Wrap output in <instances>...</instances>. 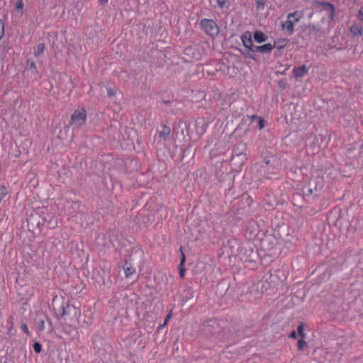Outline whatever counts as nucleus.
Listing matches in <instances>:
<instances>
[{"label":"nucleus","instance_id":"nucleus-35","mask_svg":"<svg viewBox=\"0 0 363 363\" xmlns=\"http://www.w3.org/2000/svg\"><path fill=\"white\" fill-rule=\"evenodd\" d=\"M259 129H262L264 127V120L259 119Z\"/></svg>","mask_w":363,"mask_h":363},{"label":"nucleus","instance_id":"nucleus-31","mask_svg":"<svg viewBox=\"0 0 363 363\" xmlns=\"http://www.w3.org/2000/svg\"><path fill=\"white\" fill-rule=\"evenodd\" d=\"M170 130L169 128L164 127L162 131L160 133V135H169Z\"/></svg>","mask_w":363,"mask_h":363},{"label":"nucleus","instance_id":"nucleus-21","mask_svg":"<svg viewBox=\"0 0 363 363\" xmlns=\"http://www.w3.org/2000/svg\"><path fill=\"white\" fill-rule=\"evenodd\" d=\"M297 332L301 338H304L306 337V334L303 332V325L302 324L298 325Z\"/></svg>","mask_w":363,"mask_h":363},{"label":"nucleus","instance_id":"nucleus-3","mask_svg":"<svg viewBox=\"0 0 363 363\" xmlns=\"http://www.w3.org/2000/svg\"><path fill=\"white\" fill-rule=\"evenodd\" d=\"M86 112L84 108L77 109L71 116V124L74 129H78L85 124Z\"/></svg>","mask_w":363,"mask_h":363},{"label":"nucleus","instance_id":"nucleus-30","mask_svg":"<svg viewBox=\"0 0 363 363\" xmlns=\"http://www.w3.org/2000/svg\"><path fill=\"white\" fill-rule=\"evenodd\" d=\"M21 329L26 335H30V332L26 324H23L21 326Z\"/></svg>","mask_w":363,"mask_h":363},{"label":"nucleus","instance_id":"nucleus-43","mask_svg":"<svg viewBox=\"0 0 363 363\" xmlns=\"http://www.w3.org/2000/svg\"><path fill=\"white\" fill-rule=\"evenodd\" d=\"M189 293L190 294V296H192V293H191V292L189 291Z\"/></svg>","mask_w":363,"mask_h":363},{"label":"nucleus","instance_id":"nucleus-25","mask_svg":"<svg viewBox=\"0 0 363 363\" xmlns=\"http://www.w3.org/2000/svg\"><path fill=\"white\" fill-rule=\"evenodd\" d=\"M4 34V22L0 20V40H1L2 37Z\"/></svg>","mask_w":363,"mask_h":363},{"label":"nucleus","instance_id":"nucleus-2","mask_svg":"<svg viewBox=\"0 0 363 363\" xmlns=\"http://www.w3.org/2000/svg\"><path fill=\"white\" fill-rule=\"evenodd\" d=\"M201 29L208 35L214 38L219 33V27L212 19L203 18L200 21Z\"/></svg>","mask_w":363,"mask_h":363},{"label":"nucleus","instance_id":"nucleus-16","mask_svg":"<svg viewBox=\"0 0 363 363\" xmlns=\"http://www.w3.org/2000/svg\"><path fill=\"white\" fill-rule=\"evenodd\" d=\"M123 269L126 278L130 277L135 272V268L133 267L132 266L128 265L127 262H125Z\"/></svg>","mask_w":363,"mask_h":363},{"label":"nucleus","instance_id":"nucleus-8","mask_svg":"<svg viewBox=\"0 0 363 363\" xmlns=\"http://www.w3.org/2000/svg\"><path fill=\"white\" fill-rule=\"evenodd\" d=\"M303 13L302 11H296L294 13H289L287 14L286 18H291L294 23H298L303 18Z\"/></svg>","mask_w":363,"mask_h":363},{"label":"nucleus","instance_id":"nucleus-7","mask_svg":"<svg viewBox=\"0 0 363 363\" xmlns=\"http://www.w3.org/2000/svg\"><path fill=\"white\" fill-rule=\"evenodd\" d=\"M241 40L245 48L253 47V44L251 39V34L250 32H245L241 36Z\"/></svg>","mask_w":363,"mask_h":363},{"label":"nucleus","instance_id":"nucleus-26","mask_svg":"<svg viewBox=\"0 0 363 363\" xmlns=\"http://www.w3.org/2000/svg\"><path fill=\"white\" fill-rule=\"evenodd\" d=\"M171 315H172V314H171V313H169L166 316V318H165V320H164V322L162 324H161V325H159V327H158V329H159V330H162V328L166 325V324H167V321H168L169 318L171 317Z\"/></svg>","mask_w":363,"mask_h":363},{"label":"nucleus","instance_id":"nucleus-6","mask_svg":"<svg viewBox=\"0 0 363 363\" xmlns=\"http://www.w3.org/2000/svg\"><path fill=\"white\" fill-rule=\"evenodd\" d=\"M253 50L255 52H261V53H269L272 52L273 49L272 45L270 43L264 44L263 45H253Z\"/></svg>","mask_w":363,"mask_h":363},{"label":"nucleus","instance_id":"nucleus-39","mask_svg":"<svg viewBox=\"0 0 363 363\" xmlns=\"http://www.w3.org/2000/svg\"><path fill=\"white\" fill-rule=\"evenodd\" d=\"M308 193H309L310 194H313V190H312L311 189H308Z\"/></svg>","mask_w":363,"mask_h":363},{"label":"nucleus","instance_id":"nucleus-33","mask_svg":"<svg viewBox=\"0 0 363 363\" xmlns=\"http://www.w3.org/2000/svg\"><path fill=\"white\" fill-rule=\"evenodd\" d=\"M39 328L41 330H43L45 329V322H44V320H41L39 323Z\"/></svg>","mask_w":363,"mask_h":363},{"label":"nucleus","instance_id":"nucleus-28","mask_svg":"<svg viewBox=\"0 0 363 363\" xmlns=\"http://www.w3.org/2000/svg\"><path fill=\"white\" fill-rule=\"evenodd\" d=\"M216 3L218 4V6L220 8V9H223L225 4H226V1L225 0H216Z\"/></svg>","mask_w":363,"mask_h":363},{"label":"nucleus","instance_id":"nucleus-4","mask_svg":"<svg viewBox=\"0 0 363 363\" xmlns=\"http://www.w3.org/2000/svg\"><path fill=\"white\" fill-rule=\"evenodd\" d=\"M196 124L194 122L189 123L186 127V133L189 135V138L193 140H196L199 138V135L201 133L196 131L194 133V128H196Z\"/></svg>","mask_w":363,"mask_h":363},{"label":"nucleus","instance_id":"nucleus-38","mask_svg":"<svg viewBox=\"0 0 363 363\" xmlns=\"http://www.w3.org/2000/svg\"><path fill=\"white\" fill-rule=\"evenodd\" d=\"M233 154H235V155H236L239 156L241 153H240V152H238V151H237V150H234V151H233Z\"/></svg>","mask_w":363,"mask_h":363},{"label":"nucleus","instance_id":"nucleus-34","mask_svg":"<svg viewBox=\"0 0 363 363\" xmlns=\"http://www.w3.org/2000/svg\"><path fill=\"white\" fill-rule=\"evenodd\" d=\"M178 272L179 274V276L182 277V259L180 260L178 264Z\"/></svg>","mask_w":363,"mask_h":363},{"label":"nucleus","instance_id":"nucleus-32","mask_svg":"<svg viewBox=\"0 0 363 363\" xmlns=\"http://www.w3.org/2000/svg\"><path fill=\"white\" fill-rule=\"evenodd\" d=\"M107 92L108 96H113L115 95V92L111 88L107 89Z\"/></svg>","mask_w":363,"mask_h":363},{"label":"nucleus","instance_id":"nucleus-20","mask_svg":"<svg viewBox=\"0 0 363 363\" xmlns=\"http://www.w3.org/2000/svg\"><path fill=\"white\" fill-rule=\"evenodd\" d=\"M8 192L5 186H0V200L3 199L6 195Z\"/></svg>","mask_w":363,"mask_h":363},{"label":"nucleus","instance_id":"nucleus-24","mask_svg":"<svg viewBox=\"0 0 363 363\" xmlns=\"http://www.w3.org/2000/svg\"><path fill=\"white\" fill-rule=\"evenodd\" d=\"M33 350L36 353H40L42 350V346L40 343L36 342L33 344Z\"/></svg>","mask_w":363,"mask_h":363},{"label":"nucleus","instance_id":"nucleus-22","mask_svg":"<svg viewBox=\"0 0 363 363\" xmlns=\"http://www.w3.org/2000/svg\"><path fill=\"white\" fill-rule=\"evenodd\" d=\"M307 345V342L303 340V338L298 340V350H302L304 347Z\"/></svg>","mask_w":363,"mask_h":363},{"label":"nucleus","instance_id":"nucleus-12","mask_svg":"<svg viewBox=\"0 0 363 363\" xmlns=\"http://www.w3.org/2000/svg\"><path fill=\"white\" fill-rule=\"evenodd\" d=\"M26 64H27V66H28V69L29 70H31L32 73L34 75L38 74V69H37V67H36V64H35V62H34V60L33 59H31V58L27 59Z\"/></svg>","mask_w":363,"mask_h":363},{"label":"nucleus","instance_id":"nucleus-13","mask_svg":"<svg viewBox=\"0 0 363 363\" xmlns=\"http://www.w3.org/2000/svg\"><path fill=\"white\" fill-rule=\"evenodd\" d=\"M350 32L354 36L362 35L363 33L362 27L359 26L358 24H353L350 27Z\"/></svg>","mask_w":363,"mask_h":363},{"label":"nucleus","instance_id":"nucleus-1","mask_svg":"<svg viewBox=\"0 0 363 363\" xmlns=\"http://www.w3.org/2000/svg\"><path fill=\"white\" fill-rule=\"evenodd\" d=\"M202 335L215 343L230 340L233 337L229 330L223 329L216 319H209L203 323Z\"/></svg>","mask_w":363,"mask_h":363},{"label":"nucleus","instance_id":"nucleus-27","mask_svg":"<svg viewBox=\"0 0 363 363\" xmlns=\"http://www.w3.org/2000/svg\"><path fill=\"white\" fill-rule=\"evenodd\" d=\"M265 0H256V4L257 9H264Z\"/></svg>","mask_w":363,"mask_h":363},{"label":"nucleus","instance_id":"nucleus-37","mask_svg":"<svg viewBox=\"0 0 363 363\" xmlns=\"http://www.w3.org/2000/svg\"><path fill=\"white\" fill-rule=\"evenodd\" d=\"M296 333L295 331H293L290 335H289V337H292V338H295L296 337Z\"/></svg>","mask_w":363,"mask_h":363},{"label":"nucleus","instance_id":"nucleus-40","mask_svg":"<svg viewBox=\"0 0 363 363\" xmlns=\"http://www.w3.org/2000/svg\"><path fill=\"white\" fill-rule=\"evenodd\" d=\"M183 264L185 262V255L183 254V259H182Z\"/></svg>","mask_w":363,"mask_h":363},{"label":"nucleus","instance_id":"nucleus-29","mask_svg":"<svg viewBox=\"0 0 363 363\" xmlns=\"http://www.w3.org/2000/svg\"><path fill=\"white\" fill-rule=\"evenodd\" d=\"M358 19L363 22V7H361L358 12Z\"/></svg>","mask_w":363,"mask_h":363},{"label":"nucleus","instance_id":"nucleus-42","mask_svg":"<svg viewBox=\"0 0 363 363\" xmlns=\"http://www.w3.org/2000/svg\"><path fill=\"white\" fill-rule=\"evenodd\" d=\"M184 271H185V269L183 268V269H182V272H183V277L184 276Z\"/></svg>","mask_w":363,"mask_h":363},{"label":"nucleus","instance_id":"nucleus-9","mask_svg":"<svg viewBox=\"0 0 363 363\" xmlns=\"http://www.w3.org/2000/svg\"><path fill=\"white\" fill-rule=\"evenodd\" d=\"M294 21H292L291 18H287V20L281 24V26L286 30L289 35H292L294 30Z\"/></svg>","mask_w":363,"mask_h":363},{"label":"nucleus","instance_id":"nucleus-14","mask_svg":"<svg viewBox=\"0 0 363 363\" xmlns=\"http://www.w3.org/2000/svg\"><path fill=\"white\" fill-rule=\"evenodd\" d=\"M253 47H250V48H245V49L244 50H240V52L242 55H244L247 58H249V59H251V60H255V55L252 54V52H255V50H253Z\"/></svg>","mask_w":363,"mask_h":363},{"label":"nucleus","instance_id":"nucleus-41","mask_svg":"<svg viewBox=\"0 0 363 363\" xmlns=\"http://www.w3.org/2000/svg\"><path fill=\"white\" fill-rule=\"evenodd\" d=\"M179 251L182 253V245L179 247Z\"/></svg>","mask_w":363,"mask_h":363},{"label":"nucleus","instance_id":"nucleus-10","mask_svg":"<svg viewBox=\"0 0 363 363\" xmlns=\"http://www.w3.org/2000/svg\"><path fill=\"white\" fill-rule=\"evenodd\" d=\"M308 34L313 38H317L320 36V29L313 24H309L307 27Z\"/></svg>","mask_w":363,"mask_h":363},{"label":"nucleus","instance_id":"nucleus-18","mask_svg":"<svg viewBox=\"0 0 363 363\" xmlns=\"http://www.w3.org/2000/svg\"><path fill=\"white\" fill-rule=\"evenodd\" d=\"M45 50V45L43 43H39L37 45L36 50L35 51V55L36 57L40 56L41 55H43L44 53Z\"/></svg>","mask_w":363,"mask_h":363},{"label":"nucleus","instance_id":"nucleus-17","mask_svg":"<svg viewBox=\"0 0 363 363\" xmlns=\"http://www.w3.org/2000/svg\"><path fill=\"white\" fill-rule=\"evenodd\" d=\"M286 39H279V40H275L274 43V45H272L273 48H276L278 50H281V49L284 48L286 44Z\"/></svg>","mask_w":363,"mask_h":363},{"label":"nucleus","instance_id":"nucleus-11","mask_svg":"<svg viewBox=\"0 0 363 363\" xmlns=\"http://www.w3.org/2000/svg\"><path fill=\"white\" fill-rule=\"evenodd\" d=\"M253 38L257 43H262L267 40V36L259 30L254 33Z\"/></svg>","mask_w":363,"mask_h":363},{"label":"nucleus","instance_id":"nucleus-23","mask_svg":"<svg viewBox=\"0 0 363 363\" xmlns=\"http://www.w3.org/2000/svg\"><path fill=\"white\" fill-rule=\"evenodd\" d=\"M24 7L23 0H17L16 9L18 11H21Z\"/></svg>","mask_w":363,"mask_h":363},{"label":"nucleus","instance_id":"nucleus-36","mask_svg":"<svg viewBox=\"0 0 363 363\" xmlns=\"http://www.w3.org/2000/svg\"><path fill=\"white\" fill-rule=\"evenodd\" d=\"M108 0H99V2L100 4L104 5L106 4L108 2Z\"/></svg>","mask_w":363,"mask_h":363},{"label":"nucleus","instance_id":"nucleus-5","mask_svg":"<svg viewBox=\"0 0 363 363\" xmlns=\"http://www.w3.org/2000/svg\"><path fill=\"white\" fill-rule=\"evenodd\" d=\"M292 72L295 79H299L307 74L308 68L306 65H302L301 67L294 68Z\"/></svg>","mask_w":363,"mask_h":363},{"label":"nucleus","instance_id":"nucleus-19","mask_svg":"<svg viewBox=\"0 0 363 363\" xmlns=\"http://www.w3.org/2000/svg\"><path fill=\"white\" fill-rule=\"evenodd\" d=\"M192 50L193 48L191 47H187L184 49V53L188 55V56H190L191 57H193V58H196V56L194 54V52H192Z\"/></svg>","mask_w":363,"mask_h":363},{"label":"nucleus","instance_id":"nucleus-15","mask_svg":"<svg viewBox=\"0 0 363 363\" xmlns=\"http://www.w3.org/2000/svg\"><path fill=\"white\" fill-rule=\"evenodd\" d=\"M322 4L325 9H327V8L329 9L330 18L331 20H333L334 18V16H335V8L334 5H333L332 4L328 3V2H323Z\"/></svg>","mask_w":363,"mask_h":363}]
</instances>
